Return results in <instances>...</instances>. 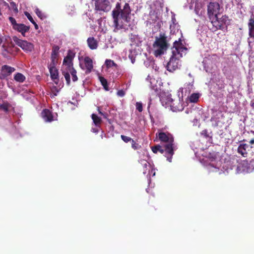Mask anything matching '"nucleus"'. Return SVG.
Listing matches in <instances>:
<instances>
[{
	"label": "nucleus",
	"instance_id": "dca6fc26",
	"mask_svg": "<svg viewBox=\"0 0 254 254\" xmlns=\"http://www.w3.org/2000/svg\"><path fill=\"white\" fill-rule=\"evenodd\" d=\"M13 29L21 33L23 36H25V33L29 30L30 27L24 24L18 23Z\"/></svg>",
	"mask_w": 254,
	"mask_h": 254
},
{
	"label": "nucleus",
	"instance_id": "423d86ee",
	"mask_svg": "<svg viewBox=\"0 0 254 254\" xmlns=\"http://www.w3.org/2000/svg\"><path fill=\"white\" fill-rule=\"evenodd\" d=\"M9 40L10 37L4 35L3 31H0V45L2 44V48L3 49V54H4V52L8 53H11L12 48L10 44H9Z\"/></svg>",
	"mask_w": 254,
	"mask_h": 254
},
{
	"label": "nucleus",
	"instance_id": "393cba45",
	"mask_svg": "<svg viewBox=\"0 0 254 254\" xmlns=\"http://www.w3.org/2000/svg\"><path fill=\"white\" fill-rule=\"evenodd\" d=\"M141 164L143 168V173L146 174L148 170V168H150L151 167L150 164L146 160H141Z\"/></svg>",
	"mask_w": 254,
	"mask_h": 254
},
{
	"label": "nucleus",
	"instance_id": "1a4fd4ad",
	"mask_svg": "<svg viewBox=\"0 0 254 254\" xmlns=\"http://www.w3.org/2000/svg\"><path fill=\"white\" fill-rule=\"evenodd\" d=\"M219 10L220 5L217 2H210L207 5V13L210 18L215 16L217 18V15L219 13Z\"/></svg>",
	"mask_w": 254,
	"mask_h": 254
},
{
	"label": "nucleus",
	"instance_id": "e433bc0d",
	"mask_svg": "<svg viewBox=\"0 0 254 254\" xmlns=\"http://www.w3.org/2000/svg\"><path fill=\"white\" fill-rule=\"evenodd\" d=\"M24 14L25 16L27 17V18L28 19V20L31 22H33L34 21L33 18H32L31 14L28 12L27 11L24 12Z\"/></svg>",
	"mask_w": 254,
	"mask_h": 254
},
{
	"label": "nucleus",
	"instance_id": "2eb2a0df",
	"mask_svg": "<svg viewBox=\"0 0 254 254\" xmlns=\"http://www.w3.org/2000/svg\"><path fill=\"white\" fill-rule=\"evenodd\" d=\"M251 148V145L247 143H241L237 149V152L242 156L246 157L247 156L248 151Z\"/></svg>",
	"mask_w": 254,
	"mask_h": 254
},
{
	"label": "nucleus",
	"instance_id": "6ab92c4d",
	"mask_svg": "<svg viewBox=\"0 0 254 254\" xmlns=\"http://www.w3.org/2000/svg\"><path fill=\"white\" fill-rule=\"evenodd\" d=\"M253 14L251 16V18L249 20L248 27H249V35L250 38H252L254 41V17Z\"/></svg>",
	"mask_w": 254,
	"mask_h": 254
},
{
	"label": "nucleus",
	"instance_id": "f03ea898",
	"mask_svg": "<svg viewBox=\"0 0 254 254\" xmlns=\"http://www.w3.org/2000/svg\"><path fill=\"white\" fill-rule=\"evenodd\" d=\"M169 46L166 34L160 33L158 36L155 37V41L152 45L153 55L156 57L163 55Z\"/></svg>",
	"mask_w": 254,
	"mask_h": 254
},
{
	"label": "nucleus",
	"instance_id": "c03bdc74",
	"mask_svg": "<svg viewBox=\"0 0 254 254\" xmlns=\"http://www.w3.org/2000/svg\"><path fill=\"white\" fill-rule=\"evenodd\" d=\"M98 112H99V113L100 114V115H102V114L103 113V112H102L100 109H99V108H98Z\"/></svg>",
	"mask_w": 254,
	"mask_h": 254
},
{
	"label": "nucleus",
	"instance_id": "20e7f679",
	"mask_svg": "<svg viewBox=\"0 0 254 254\" xmlns=\"http://www.w3.org/2000/svg\"><path fill=\"white\" fill-rule=\"evenodd\" d=\"M120 12L118 10H113L112 16L113 19V23L114 26V31L116 32L119 30L125 29L126 25L123 23V19L121 18Z\"/></svg>",
	"mask_w": 254,
	"mask_h": 254
},
{
	"label": "nucleus",
	"instance_id": "5701e85b",
	"mask_svg": "<svg viewBox=\"0 0 254 254\" xmlns=\"http://www.w3.org/2000/svg\"><path fill=\"white\" fill-rule=\"evenodd\" d=\"M200 97L199 93H194L190 95L189 97V101L191 103H196L198 101Z\"/></svg>",
	"mask_w": 254,
	"mask_h": 254
},
{
	"label": "nucleus",
	"instance_id": "9b49d317",
	"mask_svg": "<svg viewBox=\"0 0 254 254\" xmlns=\"http://www.w3.org/2000/svg\"><path fill=\"white\" fill-rule=\"evenodd\" d=\"M156 136L162 142L173 143L174 138L172 134L169 133H165L163 132H159L156 134Z\"/></svg>",
	"mask_w": 254,
	"mask_h": 254
},
{
	"label": "nucleus",
	"instance_id": "7ed1b4c3",
	"mask_svg": "<svg viewBox=\"0 0 254 254\" xmlns=\"http://www.w3.org/2000/svg\"><path fill=\"white\" fill-rule=\"evenodd\" d=\"M160 100L163 106H170L174 112L182 111L184 109L183 103L179 97L173 99L171 95H169L166 97L161 96Z\"/></svg>",
	"mask_w": 254,
	"mask_h": 254
},
{
	"label": "nucleus",
	"instance_id": "4be33fe9",
	"mask_svg": "<svg viewBox=\"0 0 254 254\" xmlns=\"http://www.w3.org/2000/svg\"><path fill=\"white\" fill-rule=\"evenodd\" d=\"M91 118L96 126L99 127L100 126L102 123L101 118L98 117V116L95 114H92L91 115Z\"/></svg>",
	"mask_w": 254,
	"mask_h": 254
},
{
	"label": "nucleus",
	"instance_id": "bb28decb",
	"mask_svg": "<svg viewBox=\"0 0 254 254\" xmlns=\"http://www.w3.org/2000/svg\"><path fill=\"white\" fill-rule=\"evenodd\" d=\"M100 81L101 83V84L104 87V88L106 91L109 90V88L108 87V82L107 80L103 77L100 76L99 77Z\"/></svg>",
	"mask_w": 254,
	"mask_h": 254
},
{
	"label": "nucleus",
	"instance_id": "c9c22d12",
	"mask_svg": "<svg viewBox=\"0 0 254 254\" xmlns=\"http://www.w3.org/2000/svg\"><path fill=\"white\" fill-rule=\"evenodd\" d=\"M10 4L11 5V6L12 7L14 12L15 13H17L18 12V8H17V5L16 4H15V2H11L10 3Z\"/></svg>",
	"mask_w": 254,
	"mask_h": 254
},
{
	"label": "nucleus",
	"instance_id": "39448f33",
	"mask_svg": "<svg viewBox=\"0 0 254 254\" xmlns=\"http://www.w3.org/2000/svg\"><path fill=\"white\" fill-rule=\"evenodd\" d=\"M62 74L64 76L66 84L69 85L70 84V73L72 77V80L73 82H76L78 80V77L77 76L76 70L73 67H71L68 69H62Z\"/></svg>",
	"mask_w": 254,
	"mask_h": 254
},
{
	"label": "nucleus",
	"instance_id": "a211bd4d",
	"mask_svg": "<svg viewBox=\"0 0 254 254\" xmlns=\"http://www.w3.org/2000/svg\"><path fill=\"white\" fill-rule=\"evenodd\" d=\"M85 66L86 67V73H90L93 68L92 60L89 57H86L84 60Z\"/></svg>",
	"mask_w": 254,
	"mask_h": 254
},
{
	"label": "nucleus",
	"instance_id": "a19ab883",
	"mask_svg": "<svg viewBox=\"0 0 254 254\" xmlns=\"http://www.w3.org/2000/svg\"><path fill=\"white\" fill-rule=\"evenodd\" d=\"M210 155H211V154H210L209 155V158H211V160H212H212H215V159L216 158V154H213V155H212V156H210Z\"/></svg>",
	"mask_w": 254,
	"mask_h": 254
},
{
	"label": "nucleus",
	"instance_id": "f3484780",
	"mask_svg": "<svg viewBox=\"0 0 254 254\" xmlns=\"http://www.w3.org/2000/svg\"><path fill=\"white\" fill-rule=\"evenodd\" d=\"M87 43L88 47L92 50H96L98 47V42L93 37H90L87 39Z\"/></svg>",
	"mask_w": 254,
	"mask_h": 254
},
{
	"label": "nucleus",
	"instance_id": "aec40b11",
	"mask_svg": "<svg viewBox=\"0 0 254 254\" xmlns=\"http://www.w3.org/2000/svg\"><path fill=\"white\" fill-rule=\"evenodd\" d=\"M41 116L46 122H51L53 120V116L51 112L48 109H44L41 113Z\"/></svg>",
	"mask_w": 254,
	"mask_h": 254
},
{
	"label": "nucleus",
	"instance_id": "b1692460",
	"mask_svg": "<svg viewBox=\"0 0 254 254\" xmlns=\"http://www.w3.org/2000/svg\"><path fill=\"white\" fill-rule=\"evenodd\" d=\"M15 81L18 82H23L25 80V76L21 73H17L14 76Z\"/></svg>",
	"mask_w": 254,
	"mask_h": 254
},
{
	"label": "nucleus",
	"instance_id": "ddd939ff",
	"mask_svg": "<svg viewBox=\"0 0 254 254\" xmlns=\"http://www.w3.org/2000/svg\"><path fill=\"white\" fill-rule=\"evenodd\" d=\"M173 143H169L164 146V152L165 153L166 156L167 160L171 162L172 161V156L174 154Z\"/></svg>",
	"mask_w": 254,
	"mask_h": 254
},
{
	"label": "nucleus",
	"instance_id": "f8f14e48",
	"mask_svg": "<svg viewBox=\"0 0 254 254\" xmlns=\"http://www.w3.org/2000/svg\"><path fill=\"white\" fill-rule=\"evenodd\" d=\"M56 64H54V63H50L48 65V68L50 73L51 78L57 84L58 82H57L56 80L58 81H59V72L58 70L56 67Z\"/></svg>",
	"mask_w": 254,
	"mask_h": 254
},
{
	"label": "nucleus",
	"instance_id": "4c0bfd02",
	"mask_svg": "<svg viewBox=\"0 0 254 254\" xmlns=\"http://www.w3.org/2000/svg\"><path fill=\"white\" fill-rule=\"evenodd\" d=\"M251 132L253 133L254 136L250 140L249 143L251 145V149L253 148L254 145V131H251Z\"/></svg>",
	"mask_w": 254,
	"mask_h": 254
},
{
	"label": "nucleus",
	"instance_id": "58836bf2",
	"mask_svg": "<svg viewBox=\"0 0 254 254\" xmlns=\"http://www.w3.org/2000/svg\"><path fill=\"white\" fill-rule=\"evenodd\" d=\"M117 95L120 97H123L125 95V92L123 90H120L117 92Z\"/></svg>",
	"mask_w": 254,
	"mask_h": 254
},
{
	"label": "nucleus",
	"instance_id": "f704fd0d",
	"mask_svg": "<svg viewBox=\"0 0 254 254\" xmlns=\"http://www.w3.org/2000/svg\"><path fill=\"white\" fill-rule=\"evenodd\" d=\"M135 106L136 110H137L139 112H141L142 111L143 108L142 103L140 102H136Z\"/></svg>",
	"mask_w": 254,
	"mask_h": 254
},
{
	"label": "nucleus",
	"instance_id": "37998d69",
	"mask_svg": "<svg viewBox=\"0 0 254 254\" xmlns=\"http://www.w3.org/2000/svg\"><path fill=\"white\" fill-rule=\"evenodd\" d=\"M102 115L104 117V118H105V119L107 118L108 115H107V113H104L102 114Z\"/></svg>",
	"mask_w": 254,
	"mask_h": 254
},
{
	"label": "nucleus",
	"instance_id": "79ce46f5",
	"mask_svg": "<svg viewBox=\"0 0 254 254\" xmlns=\"http://www.w3.org/2000/svg\"><path fill=\"white\" fill-rule=\"evenodd\" d=\"M34 25V27H35V28L37 30L38 29V25L37 24V23L35 22V21H34L32 23Z\"/></svg>",
	"mask_w": 254,
	"mask_h": 254
},
{
	"label": "nucleus",
	"instance_id": "6e6552de",
	"mask_svg": "<svg viewBox=\"0 0 254 254\" xmlns=\"http://www.w3.org/2000/svg\"><path fill=\"white\" fill-rule=\"evenodd\" d=\"M74 57L75 53L70 50H68L66 56L64 57L63 60L62 69H68L71 67H73V60Z\"/></svg>",
	"mask_w": 254,
	"mask_h": 254
},
{
	"label": "nucleus",
	"instance_id": "7c9ffc66",
	"mask_svg": "<svg viewBox=\"0 0 254 254\" xmlns=\"http://www.w3.org/2000/svg\"><path fill=\"white\" fill-rule=\"evenodd\" d=\"M131 143V147L134 150H137V149H138L141 148V146L138 143H136V142L135 141H134L133 139L132 140Z\"/></svg>",
	"mask_w": 254,
	"mask_h": 254
},
{
	"label": "nucleus",
	"instance_id": "ea45409f",
	"mask_svg": "<svg viewBox=\"0 0 254 254\" xmlns=\"http://www.w3.org/2000/svg\"><path fill=\"white\" fill-rule=\"evenodd\" d=\"M121 4L119 2H118L116 5V9H114L113 10H118L119 11H121Z\"/></svg>",
	"mask_w": 254,
	"mask_h": 254
},
{
	"label": "nucleus",
	"instance_id": "473e14b6",
	"mask_svg": "<svg viewBox=\"0 0 254 254\" xmlns=\"http://www.w3.org/2000/svg\"><path fill=\"white\" fill-rule=\"evenodd\" d=\"M121 137L122 139L126 143L131 142L132 140H133V139H132L131 137L124 135H121Z\"/></svg>",
	"mask_w": 254,
	"mask_h": 254
},
{
	"label": "nucleus",
	"instance_id": "2f4dec72",
	"mask_svg": "<svg viewBox=\"0 0 254 254\" xmlns=\"http://www.w3.org/2000/svg\"><path fill=\"white\" fill-rule=\"evenodd\" d=\"M192 88L193 84L189 82L188 83H186L185 85L184 89H185L186 91L188 90L189 92H190L191 91V90L192 89Z\"/></svg>",
	"mask_w": 254,
	"mask_h": 254
},
{
	"label": "nucleus",
	"instance_id": "a18cd8bd",
	"mask_svg": "<svg viewBox=\"0 0 254 254\" xmlns=\"http://www.w3.org/2000/svg\"><path fill=\"white\" fill-rule=\"evenodd\" d=\"M93 131L94 132H97L98 131L97 130H96L94 128H93Z\"/></svg>",
	"mask_w": 254,
	"mask_h": 254
},
{
	"label": "nucleus",
	"instance_id": "c756f323",
	"mask_svg": "<svg viewBox=\"0 0 254 254\" xmlns=\"http://www.w3.org/2000/svg\"><path fill=\"white\" fill-rule=\"evenodd\" d=\"M35 13L37 14V15L41 19H44V18H46L45 15L42 13V12L39 8H36L35 9Z\"/></svg>",
	"mask_w": 254,
	"mask_h": 254
},
{
	"label": "nucleus",
	"instance_id": "cd10ccee",
	"mask_svg": "<svg viewBox=\"0 0 254 254\" xmlns=\"http://www.w3.org/2000/svg\"><path fill=\"white\" fill-rule=\"evenodd\" d=\"M10 105L8 103H4L2 104H0V110L3 111L5 113H7L9 111V108Z\"/></svg>",
	"mask_w": 254,
	"mask_h": 254
},
{
	"label": "nucleus",
	"instance_id": "f257e3e1",
	"mask_svg": "<svg viewBox=\"0 0 254 254\" xmlns=\"http://www.w3.org/2000/svg\"><path fill=\"white\" fill-rule=\"evenodd\" d=\"M187 48L183 44L181 39L174 42L172 55L166 66L167 69L169 71L173 72L179 68L180 65L179 59L183 57V54L185 55L187 53Z\"/></svg>",
	"mask_w": 254,
	"mask_h": 254
},
{
	"label": "nucleus",
	"instance_id": "a878e982",
	"mask_svg": "<svg viewBox=\"0 0 254 254\" xmlns=\"http://www.w3.org/2000/svg\"><path fill=\"white\" fill-rule=\"evenodd\" d=\"M151 149L153 152L154 153H157L158 152H160L162 154L164 153V149L159 145L152 146L151 147Z\"/></svg>",
	"mask_w": 254,
	"mask_h": 254
},
{
	"label": "nucleus",
	"instance_id": "72a5a7b5",
	"mask_svg": "<svg viewBox=\"0 0 254 254\" xmlns=\"http://www.w3.org/2000/svg\"><path fill=\"white\" fill-rule=\"evenodd\" d=\"M8 19L11 23V25L12 26L13 29L18 24L16 22V21L15 19V18L12 17H9Z\"/></svg>",
	"mask_w": 254,
	"mask_h": 254
},
{
	"label": "nucleus",
	"instance_id": "0eeeda50",
	"mask_svg": "<svg viewBox=\"0 0 254 254\" xmlns=\"http://www.w3.org/2000/svg\"><path fill=\"white\" fill-rule=\"evenodd\" d=\"M14 43L25 52H31L34 49V45L25 40H22L16 36L13 37Z\"/></svg>",
	"mask_w": 254,
	"mask_h": 254
},
{
	"label": "nucleus",
	"instance_id": "4468645a",
	"mask_svg": "<svg viewBox=\"0 0 254 254\" xmlns=\"http://www.w3.org/2000/svg\"><path fill=\"white\" fill-rule=\"evenodd\" d=\"M15 70V69L14 67L7 65H3L1 68V72L0 74V78L1 79L5 78L14 72Z\"/></svg>",
	"mask_w": 254,
	"mask_h": 254
},
{
	"label": "nucleus",
	"instance_id": "9d476101",
	"mask_svg": "<svg viewBox=\"0 0 254 254\" xmlns=\"http://www.w3.org/2000/svg\"><path fill=\"white\" fill-rule=\"evenodd\" d=\"M120 15L121 18L124 20V21L128 23L130 21V14L131 12V9L128 3H126L123 7V8L121 9Z\"/></svg>",
	"mask_w": 254,
	"mask_h": 254
},
{
	"label": "nucleus",
	"instance_id": "412c9836",
	"mask_svg": "<svg viewBox=\"0 0 254 254\" xmlns=\"http://www.w3.org/2000/svg\"><path fill=\"white\" fill-rule=\"evenodd\" d=\"M60 48L58 46L54 45L52 48V52L51 54V62L50 63L57 64V57Z\"/></svg>",
	"mask_w": 254,
	"mask_h": 254
},
{
	"label": "nucleus",
	"instance_id": "c85d7f7f",
	"mask_svg": "<svg viewBox=\"0 0 254 254\" xmlns=\"http://www.w3.org/2000/svg\"><path fill=\"white\" fill-rule=\"evenodd\" d=\"M105 64L108 67L112 66H115L116 67L118 66V65L111 60H106L105 61Z\"/></svg>",
	"mask_w": 254,
	"mask_h": 254
}]
</instances>
